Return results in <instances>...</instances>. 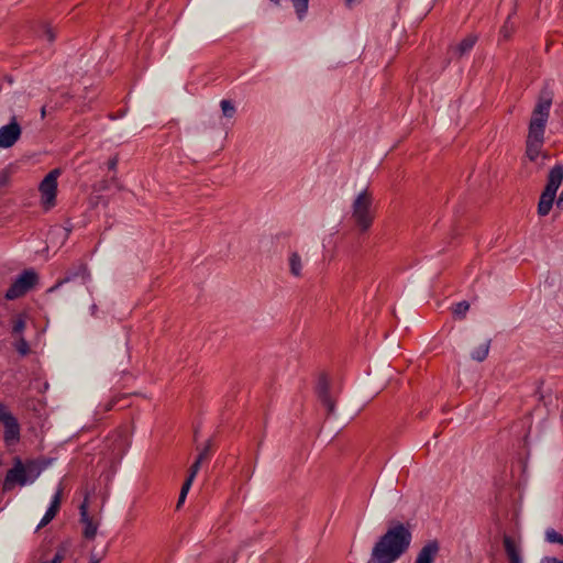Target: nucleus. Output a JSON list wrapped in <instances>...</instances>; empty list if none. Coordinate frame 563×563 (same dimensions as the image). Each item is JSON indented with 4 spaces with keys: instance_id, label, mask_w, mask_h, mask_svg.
<instances>
[{
    "instance_id": "f257e3e1",
    "label": "nucleus",
    "mask_w": 563,
    "mask_h": 563,
    "mask_svg": "<svg viewBox=\"0 0 563 563\" xmlns=\"http://www.w3.org/2000/svg\"><path fill=\"white\" fill-rule=\"evenodd\" d=\"M411 541L412 532L409 525L399 521L391 522L374 544L371 562L395 563L409 550Z\"/></svg>"
},
{
    "instance_id": "f03ea898",
    "label": "nucleus",
    "mask_w": 563,
    "mask_h": 563,
    "mask_svg": "<svg viewBox=\"0 0 563 563\" xmlns=\"http://www.w3.org/2000/svg\"><path fill=\"white\" fill-rule=\"evenodd\" d=\"M551 106L552 97L549 93H541L533 108L526 141V156L531 162H534L539 157L544 143V132L550 117Z\"/></svg>"
},
{
    "instance_id": "7ed1b4c3",
    "label": "nucleus",
    "mask_w": 563,
    "mask_h": 563,
    "mask_svg": "<svg viewBox=\"0 0 563 563\" xmlns=\"http://www.w3.org/2000/svg\"><path fill=\"white\" fill-rule=\"evenodd\" d=\"M41 472L42 467L35 461L23 463L16 457L13 467L5 474L2 489L3 492H10L16 484L20 486L32 484L40 476Z\"/></svg>"
},
{
    "instance_id": "20e7f679",
    "label": "nucleus",
    "mask_w": 563,
    "mask_h": 563,
    "mask_svg": "<svg viewBox=\"0 0 563 563\" xmlns=\"http://www.w3.org/2000/svg\"><path fill=\"white\" fill-rule=\"evenodd\" d=\"M563 183V165L556 164L554 165L549 174L547 179V185L544 190L542 191L539 203H538V214L541 217H545L552 209V206L555 200L556 191Z\"/></svg>"
},
{
    "instance_id": "39448f33",
    "label": "nucleus",
    "mask_w": 563,
    "mask_h": 563,
    "mask_svg": "<svg viewBox=\"0 0 563 563\" xmlns=\"http://www.w3.org/2000/svg\"><path fill=\"white\" fill-rule=\"evenodd\" d=\"M373 197L367 189L362 190L352 203V219L361 232H366L373 224Z\"/></svg>"
},
{
    "instance_id": "423d86ee",
    "label": "nucleus",
    "mask_w": 563,
    "mask_h": 563,
    "mask_svg": "<svg viewBox=\"0 0 563 563\" xmlns=\"http://www.w3.org/2000/svg\"><path fill=\"white\" fill-rule=\"evenodd\" d=\"M62 175L59 168L52 169L40 183L41 206L43 210L49 211L56 206L58 178Z\"/></svg>"
},
{
    "instance_id": "0eeeda50",
    "label": "nucleus",
    "mask_w": 563,
    "mask_h": 563,
    "mask_svg": "<svg viewBox=\"0 0 563 563\" xmlns=\"http://www.w3.org/2000/svg\"><path fill=\"white\" fill-rule=\"evenodd\" d=\"M37 282L38 275L34 269H24L7 289L4 298L7 300L19 299L27 294Z\"/></svg>"
},
{
    "instance_id": "6e6552de",
    "label": "nucleus",
    "mask_w": 563,
    "mask_h": 563,
    "mask_svg": "<svg viewBox=\"0 0 563 563\" xmlns=\"http://www.w3.org/2000/svg\"><path fill=\"white\" fill-rule=\"evenodd\" d=\"M22 129L15 117L0 128V148L12 147L21 137Z\"/></svg>"
},
{
    "instance_id": "1a4fd4ad",
    "label": "nucleus",
    "mask_w": 563,
    "mask_h": 563,
    "mask_svg": "<svg viewBox=\"0 0 563 563\" xmlns=\"http://www.w3.org/2000/svg\"><path fill=\"white\" fill-rule=\"evenodd\" d=\"M2 423L4 426L3 439L7 444L15 443L20 440V423L13 413L8 410L3 417Z\"/></svg>"
},
{
    "instance_id": "9d476101",
    "label": "nucleus",
    "mask_w": 563,
    "mask_h": 563,
    "mask_svg": "<svg viewBox=\"0 0 563 563\" xmlns=\"http://www.w3.org/2000/svg\"><path fill=\"white\" fill-rule=\"evenodd\" d=\"M79 512L80 521L84 523V537L88 540L95 539L98 530V522L93 521V519L88 514L87 498H85L80 505Z\"/></svg>"
},
{
    "instance_id": "9b49d317",
    "label": "nucleus",
    "mask_w": 563,
    "mask_h": 563,
    "mask_svg": "<svg viewBox=\"0 0 563 563\" xmlns=\"http://www.w3.org/2000/svg\"><path fill=\"white\" fill-rule=\"evenodd\" d=\"M62 495L63 488L59 486L51 500L49 507L47 508L40 523L37 525L36 530H40L41 528L45 527L55 518L60 508Z\"/></svg>"
},
{
    "instance_id": "f8f14e48",
    "label": "nucleus",
    "mask_w": 563,
    "mask_h": 563,
    "mask_svg": "<svg viewBox=\"0 0 563 563\" xmlns=\"http://www.w3.org/2000/svg\"><path fill=\"white\" fill-rule=\"evenodd\" d=\"M440 551L437 540L427 542L418 552L415 563H433Z\"/></svg>"
},
{
    "instance_id": "ddd939ff",
    "label": "nucleus",
    "mask_w": 563,
    "mask_h": 563,
    "mask_svg": "<svg viewBox=\"0 0 563 563\" xmlns=\"http://www.w3.org/2000/svg\"><path fill=\"white\" fill-rule=\"evenodd\" d=\"M317 391L319 399L322 402V405L327 408L328 413L332 415L334 412L335 404L330 396L329 383L324 376L320 377L317 386Z\"/></svg>"
},
{
    "instance_id": "4468645a",
    "label": "nucleus",
    "mask_w": 563,
    "mask_h": 563,
    "mask_svg": "<svg viewBox=\"0 0 563 563\" xmlns=\"http://www.w3.org/2000/svg\"><path fill=\"white\" fill-rule=\"evenodd\" d=\"M504 548L507 553L510 563H522L519 549L515 544V541L509 537L505 536L503 539Z\"/></svg>"
},
{
    "instance_id": "2eb2a0df",
    "label": "nucleus",
    "mask_w": 563,
    "mask_h": 563,
    "mask_svg": "<svg viewBox=\"0 0 563 563\" xmlns=\"http://www.w3.org/2000/svg\"><path fill=\"white\" fill-rule=\"evenodd\" d=\"M477 42V36L476 35H473V34H470L467 35L466 37H464L454 48V53L457 55V56H463L467 53H470L474 45L476 44Z\"/></svg>"
},
{
    "instance_id": "dca6fc26",
    "label": "nucleus",
    "mask_w": 563,
    "mask_h": 563,
    "mask_svg": "<svg viewBox=\"0 0 563 563\" xmlns=\"http://www.w3.org/2000/svg\"><path fill=\"white\" fill-rule=\"evenodd\" d=\"M36 34L40 38L46 41L47 43H53L56 38V30L49 23H42Z\"/></svg>"
},
{
    "instance_id": "f3484780",
    "label": "nucleus",
    "mask_w": 563,
    "mask_h": 563,
    "mask_svg": "<svg viewBox=\"0 0 563 563\" xmlns=\"http://www.w3.org/2000/svg\"><path fill=\"white\" fill-rule=\"evenodd\" d=\"M489 349H490V340H486L484 343H482L478 347H476L471 353V357L474 361L483 362L487 357Z\"/></svg>"
},
{
    "instance_id": "a211bd4d",
    "label": "nucleus",
    "mask_w": 563,
    "mask_h": 563,
    "mask_svg": "<svg viewBox=\"0 0 563 563\" xmlns=\"http://www.w3.org/2000/svg\"><path fill=\"white\" fill-rule=\"evenodd\" d=\"M289 269L295 277L301 276L302 263L297 252L291 253L289 256Z\"/></svg>"
},
{
    "instance_id": "6ab92c4d",
    "label": "nucleus",
    "mask_w": 563,
    "mask_h": 563,
    "mask_svg": "<svg viewBox=\"0 0 563 563\" xmlns=\"http://www.w3.org/2000/svg\"><path fill=\"white\" fill-rule=\"evenodd\" d=\"M299 20H302L308 11L309 0H290Z\"/></svg>"
},
{
    "instance_id": "aec40b11",
    "label": "nucleus",
    "mask_w": 563,
    "mask_h": 563,
    "mask_svg": "<svg viewBox=\"0 0 563 563\" xmlns=\"http://www.w3.org/2000/svg\"><path fill=\"white\" fill-rule=\"evenodd\" d=\"M25 327H26L25 317L23 314H19L13 320L12 334L21 336L23 331L25 330Z\"/></svg>"
},
{
    "instance_id": "412c9836",
    "label": "nucleus",
    "mask_w": 563,
    "mask_h": 563,
    "mask_svg": "<svg viewBox=\"0 0 563 563\" xmlns=\"http://www.w3.org/2000/svg\"><path fill=\"white\" fill-rule=\"evenodd\" d=\"M220 107H221L222 113L225 118L234 117L236 109L231 100H228V99L221 100Z\"/></svg>"
},
{
    "instance_id": "4be33fe9",
    "label": "nucleus",
    "mask_w": 563,
    "mask_h": 563,
    "mask_svg": "<svg viewBox=\"0 0 563 563\" xmlns=\"http://www.w3.org/2000/svg\"><path fill=\"white\" fill-rule=\"evenodd\" d=\"M545 541L549 543L563 544V536L550 528L545 531Z\"/></svg>"
},
{
    "instance_id": "5701e85b",
    "label": "nucleus",
    "mask_w": 563,
    "mask_h": 563,
    "mask_svg": "<svg viewBox=\"0 0 563 563\" xmlns=\"http://www.w3.org/2000/svg\"><path fill=\"white\" fill-rule=\"evenodd\" d=\"M15 350L22 356H25L30 352V346L27 341L21 335L19 340L14 344Z\"/></svg>"
},
{
    "instance_id": "b1692460",
    "label": "nucleus",
    "mask_w": 563,
    "mask_h": 563,
    "mask_svg": "<svg viewBox=\"0 0 563 563\" xmlns=\"http://www.w3.org/2000/svg\"><path fill=\"white\" fill-rule=\"evenodd\" d=\"M468 309H470V303L467 301L463 300V301L457 302L454 306L453 313L459 318H463L466 314V312L468 311Z\"/></svg>"
},
{
    "instance_id": "393cba45",
    "label": "nucleus",
    "mask_w": 563,
    "mask_h": 563,
    "mask_svg": "<svg viewBox=\"0 0 563 563\" xmlns=\"http://www.w3.org/2000/svg\"><path fill=\"white\" fill-rule=\"evenodd\" d=\"M191 484L192 482H190V479H186L185 483L183 484L177 501V508H179L180 505L185 501L186 496L191 487Z\"/></svg>"
},
{
    "instance_id": "a878e982",
    "label": "nucleus",
    "mask_w": 563,
    "mask_h": 563,
    "mask_svg": "<svg viewBox=\"0 0 563 563\" xmlns=\"http://www.w3.org/2000/svg\"><path fill=\"white\" fill-rule=\"evenodd\" d=\"M202 463V456H197L196 461L194 462V464L190 466V470H189V475L186 479H190V482H194L197 473L199 472L200 470V465Z\"/></svg>"
},
{
    "instance_id": "bb28decb",
    "label": "nucleus",
    "mask_w": 563,
    "mask_h": 563,
    "mask_svg": "<svg viewBox=\"0 0 563 563\" xmlns=\"http://www.w3.org/2000/svg\"><path fill=\"white\" fill-rule=\"evenodd\" d=\"M510 16H508L507 21L504 23V25L500 29V34L504 38H508L511 34L512 26L510 25Z\"/></svg>"
},
{
    "instance_id": "cd10ccee",
    "label": "nucleus",
    "mask_w": 563,
    "mask_h": 563,
    "mask_svg": "<svg viewBox=\"0 0 563 563\" xmlns=\"http://www.w3.org/2000/svg\"><path fill=\"white\" fill-rule=\"evenodd\" d=\"M64 558H65V550L58 549L52 560L45 561L43 563H62Z\"/></svg>"
},
{
    "instance_id": "c85d7f7f",
    "label": "nucleus",
    "mask_w": 563,
    "mask_h": 563,
    "mask_svg": "<svg viewBox=\"0 0 563 563\" xmlns=\"http://www.w3.org/2000/svg\"><path fill=\"white\" fill-rule=\"evenodd\" d=\"M9 174L5 170L0 172V188L7 186L9 184Z\"/></svg>"
},
{
    "instance_id": "c756f323",
    "label": "nucleus",
    "mask_w": 563,
    "mask_h": 563,
    "mask_svg": "<svg viewBox=\"0 0 563 563\" xmlns=\"http://www.w3.org/2000/svg\"><path fill=\"white\" fill-rule=\"evenodd\" d=\"M76 276V274H73V275H69V276H66L63 280L58 282L56 285H54L53 287H51L48 289V291H54L55 289H57L60 285H63L64 283H68L69 280H71L74 277Z\"/></svg>"
},
{
    "instance_id": "7c9ffc66",
    "label": "nucleus",
    "mask_w": 563,
    "mask_h": 563,
    "mask_svg": "<svg viewBox=\"0 0 563 563\" xmlns=\"http://www.w3.org/2000/svg\"><path fill=\"white\" fill-rule=\"evenodd\" d=\"M119 164V158L118 156H113L111 157L109 161H108V168L110 170H115L117 169V166Z\"/></svg>"
},
{
    "instance_id": "2f4dec72",
    "label": "nucleus",
    "mask_w": 563,
    "mask_h": 563,
    "mask_svg": "<svg viewBox=\"0 0 563 563\" xmlns=\"http://www.w3.org/2000/svg\"><path fill=\"white\" fill-rule=\"evenodd\" d=\"M210 445V441H208L203 450L198 454V456H202V461L209 456Z\"/></svg>"
},
{
    "instance_id": "473e14b6",
    "label": "nucleus",
    "mask_w": 563,
    "mask_h": 563,
    "mask_svg": "<svg viewBox=\"0 0 563 563\" xmlns=\"http://www.w3.org/2000/svg\"><path fill=\"white\" fill-rule=\"evenodd\" d=\"M541 563H563V560H559V559L553 558V556H544L541 560Z\"/></svg>"
},
{
    "instance_id": "72a5a7b5",
    "label": "nucleus",
    "mask_w": 563,
    "mask_h": 563,
    "mask_svg": "<svg viewBox=\"0 0 563 563\" xmlns=\"http://www.w3.org/2000/svg\"><path fill=\"white\" fill-rule=\"evenodd\" d=\"M9 408L3 402L0 401V422H2L3 417L5 416Z\"/></svg>"
},
{
    "instance_id": "f704fd0d",
    "label": "nucleus",
    "mask_w": 563,
    "mask_h": 563,
    "mask_svg": "<svg viewBox=\"0 0 563 563\" xmlns=\"http://www.w3.org/2000/svg\"><path fill=\"white\" fill-rule=\"evenodd\" d=\"M556 207L560 208V209H563V189H562V192L560 194L558 200H556Z\"/></svg>"
},
{
    "instance_id": "c9c22d12",
    "label": "nucleus",
    "mask_w": 563,
    "mask_h": 563,
    "mask_svg": "<svg viewBox=\"0 0 563 563\" xmlns=\"http://www.w3.org/2000/svg\"><path fill=\"white\" fill-rule=\"evenodd\" d=\"M360 1L361 0H345V4H346V7L352 8L353 4H355V3L360 2Z\"/></svg>"
},
{
    "instance_id": "e433bc0d",
    "label": "nucleus",
    "mask_w": 563,
    "mask_h": 563,
    "mask_svg": "<svg viewBox=\"0 0 563 563\" xmlns=\"http://www.w3.org/2000/svg\"><path fill=\"white\" fill-rule=\"evenodd\" d=\"M45 115H46V107L44 106V107H42V109H41V117H42V119H44V118H45Z\"/></svg>"
},
{
    "instance_id": "4c0bfd02",
    "label": "nucleus",
    "mask_w": 563,
    "mask_h": 563,
    "mask_svg": "<svg viewBox=\"0 0 563 563\" xmlns=\"http://www.w3.org/2000/svg\"><path fill=\"white\" fill-rule=\"evenodd\" d=\"M90 311H91V314H92V316H95V314H96V311H97V305H95V303H93V305L90 307Z\"/></svg>"
},
{
    "instance_id": "58836bf2",
    "label": "nucleus",
    "mask_w": 563,
    "mask_h": 563,
    "mask_svg": "<svg viewBox=\"0 0 563 563\" xmlns=\"http://www.w3.org/2000/svg\"><path fill=\"white\" fill-rule=\"evenodd\" d=\"M79 269L82 272V273H86L87 272V267L85 265H80Z\"/></svg>"
},
{
    "instance_id": "ea45409f",
    "label": "nucleus",
    "mask_w": 563,
    "mask_h": 563,
    "mask_svg": "<svg viewBox=\"0 0 563 563\" xmlns=\"http://www.w3.org/2000/svg\"><path fill=\"white\" fill-rule=\"evenodd\" d=\"M269 1L273 2L276 5H278L280 3V0H269Z\"/></svg>"
}]
</instances>
